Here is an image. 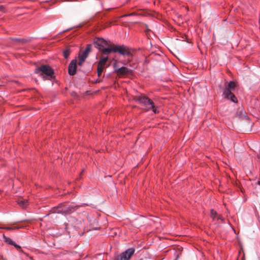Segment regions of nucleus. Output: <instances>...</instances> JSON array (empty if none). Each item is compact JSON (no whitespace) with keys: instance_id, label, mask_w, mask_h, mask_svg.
I'll use <instances>...</instances> for the list:
<instances>
[{"instance_id":"nucleus-1","label":"nucleus","mask_w":260,"mask_h":260,"mask_svg":"<svg viewBox=\"0 0 260 260\" xmlns=\"http://www.w3.org/2000/svg\"><path fill=\"white\" fill-rule=\"evenodd\" d=\"M35 73L44 79H51L53 77L54 72L50 67L47 65H42L35 70Z\"/></svg>"},{"instance_id":"nucleus-2","label":"nucleus","mask_w":260,"mask_h":260,"mask_svg":"<svg viewBox=\"0 0 260 260\" xmlns=\"http://www.w3.org/2000/svg\"><path fill=\"white\" fill-rule=\"evenodd\" d=\"M136 100L140 104L145 106L147 110H152L154 113L156 114L159 113L157 108L155 106L154 103L148 98L141 95L137 97Z\"/></svg>"},{"instance_id":"nucleus-3","label":"nucleus","mask_w":260,"mask_h":260,"mask_svg":"<svg viewBox=\"0 0 260 260\" xmlns=\"http://www.w3.org/2000/svg\"><path fill=\"white\" fill-rule=\"evenodd\" d=\"M235 87V83L234 82L230 81L228 83L227 87L223 89V95L227 100H230L234 103H237L238 101L236 97L235 96L234 93L232 92V90L234 89Z\"/></svg>"},{"instance_id":"nucleus-4","label":"nucleus","mask_w":260,"mask_h":260,"mask_svg":"<svg viewBox=\"0 0 260 260\" xmlns=\"http://www.w3.org/2000/svg\"><path fill=\"white\" fill-rule=\"evenodd\" d=\"M76 209V207L73 205H69L67 203H62L57 207L54 212L67 215L73 213Z\"/></svg>"},{"instance_id":"nucleus-5","label":"nucleus","mask_w":260,"mask_h":260,"mask_svg":"<svg viewBox=\"0 0 260 260\" xmlns=\"http://www.w3.org/2000/svg\"><path fill=\"white\" fill-rule=\"evenodd\" d=\"M96 47L102 52L103 54L110 53L111 51H107L112 49V45H110L108 43L102 38H98L94 42Z\"/></svg>"},{"instance_id":"nucleus-6","label":"nucleus","mask_w":260,"mask_h":260,"mask_svg":"<svg viewBox=\"0 0 260 260\" xmlns=\"http://www.w3.org/2000/svg\"><path fill=\"white\" fill-rule=\"evenodd\" d=\"M135 250L133 248H130L121 253L119 256L116 257L114 260H129L134 254Z\"/></svg>"},{"instance_id":"nucleus-7","label":"nucleus","mask_w":260,"mask_h":260,"mask_svg":"<svg viewBox=\"0 0 260 260\" xmlns=\"http://www.w3.org/2000/svg\"><path fill=\"white\" fill-rule=\"evenodd\" d=\"M107 51H111V52H119L120 54L123 55H129L131 54L130 52L129 51L128 48L125 47L121 46H114L113 45L112 49L107 50Z\"/></svg>"},{"instance_id":"nucleus-8","label":"nucleus","mask_w":260,"mask_h":260,"mask_svg":"<svg viewBox=\"0 0 260 260\" xmlns=\"http://www.w3.org/2000/svg\"><path fill=\"white\" fill-rule=\"evenodd\" d=\"M114 71L118 75H124L131 73V70L126 67H122L120 68H115V65H114Z\"/></svg>"},{"instance_id":"nucleus-9","label":"nucleus","mask_w":260,"mask_h":260,"mask_svg":"<svg viewBox=\"0 0 260 260\" xmlns=\"http://www.w3.org/2000/svg\"><path fill=\"white\" fill-rule=\"evenodd\" d=\"M69 74L71 75H74L76 72V60H73L70 63L68 68Z\"/></svg>"},{"instance_id":"nucleus-10","label":"nucleus","mask_w":260,"mask_h":260,"mask_svg":"<svg viewBox=\"0 0 260 260\" xmlns=\"http://www.w3.org/2000/svg\"><path fill=\"white\" fill-rule=\"evenodd\" d=\"M108 59V56H104L103 55L98 63V66L105 68V65H106V63Z\"/></svg>"},{"instance_id":"nucleus-11","label":"nucleus","mask_w":260,"mask_h":260,"mask_svg":"<svg viewBox=\"0 0 260 260\" xmlns=\"http://www.w3.org/2000/svg\"><path fill=\"white\" fill-rule=\"evenodd\" d=\"M88 54H86L84 52H83L81 54L79 55V65H81L83 62L85 61V59L87 58Z\"/></svg>"},{"instance_id":"nucleus-12","label":"nucleus","mask_w":260,"mask_h":260,"mask_svg":"<svg viewBox=\"0 0 260 260\" xmlns=\"http://www.w3.org/2000/svg\"><path fill=\"white\" fill-rule=\"evenodd\" d=\"M211 216L213 218V220H215V219H217V220L220 219L221 220H223L222 217L218 215L216 212L215 211H214V210H211Z\"/></svg>"},{"instance_id":"nucleus-13","label":"nucleus","mask_w":260,"mask_h":260,"mask_svg":"<svg viewBox=\"0 0 260 260\" xmlns=\"http://www.w3.org/2000/svg\"><path fill=\"white\" fill-rule=\"evenodd\" d=\"M18 204L22 208H25L27 205V201L26 200H19L17 201Z\"/></svg>"},{"instance_id":"nucleus-14","label":"nucleus","mask_w":260,"mask_h":260,"mask_svg":"<svg viewBox=\"0 0 260 260\" xmlns=\"http://www.w3.org/2000/svg\"><path fill=\"white\" fill-rule=\"evenodd\" d=\"M4 238L5 239L6 242L8 243L9 244H10L12 245H14L15 242L14 241H13L11 238H7L5 236H4Z\"/></svg>"},{"instance_id":"nucleus-15","label":"nucleus","mask_w":260,"mask_h":260,"mask_svg":"<svg viewBox=\"0 0 260 260\" xmlns=\"http://www.w3.org/2000/svg\"><path fill=\"white\" fill-rule=\"evenodd\" d=\"M91 49V45L90 44H88L87 45L85 50L83 51V52L87 54L90 52Z\"/></svg>"},{"instance_id":"nucleus-16","label":"nucleus","mask_w":260,"mask_h":260,"mask_svg":"<svg viewBox=\"0 0 260 260\" xmlns=\"http://www.w3.org/2000/svg\"><path fill=\"white\" fill-rule=\"evenodd\" d=\"M63 56L65 58H68L70 54V51L69 49H66L63 52Z\"/></svg>"},{"instance_id":"nucleus-17","label":"nucleus","mask_w":260,"mask_h":260,"mask_svg":"<svg viewBox=\"0 0 260 260\" xmlns=\"http://www.w3.org/2000/svg\"><path fill=\"white\" fill-rule=\"evenodd\" d=\"M104 67H101V66H99L98 65V76H100L102 74V73L103 71V70L104 69Z\"/></svg>"},{"instance_id":"nucleus-18","label":"nucleus","mask_w":260,"mask_h":260,"mask_svg":"<svg viewBox=\"0 0 260 260\" xmlns=\"http://www.w3.org/2000/svg\"><path fill=\"white\" fill-rule=\"evenodd\" d=\"M18 251H20L21 247L14 243V245H13Z\"/></svg>"},{"instance_id":"nucleus-19","label":"nucleus","mask_w":260,"mask_h":260,"mask_svg":"<svg viewBox=\"0 0 260 260\" xmlns=\"http://www.w3.org/2000/svg\"><path fill=\"white\" fill-rule=\"evenodd\" d=\"M135 15H136V14L135 13H132L125 14V15H123V16H133Z\"/></svg>"},{"instance_id":"nucleus-20","label":"nucleus","mask_w":260,"mask_h":260,"mask_svg":"<svg viewBox=\"0 0 260 260\" xmlns=\"http://www.w3.org/2000/svg\"><path fill=\"white\" fill-rule=\"evenodd\" d=\"M4 229H6V230H12L13 229L11 227H9V226H6V227H5L4 228Z\"/></svg>"},{"instance_id":"nucleus-21","label":"nucleus","mask_w":260,"mask_h":260,"mask_svg":"<svg viewBox=\"0 0 260 260\" xmlns=\"http://www.w3.org/2000/svg\"><path fill=\"white\" fill-rule=\"evenodd\" d=\"M258 184L260 185V181L258 182Z\"/></svg>"}]
</instances>
